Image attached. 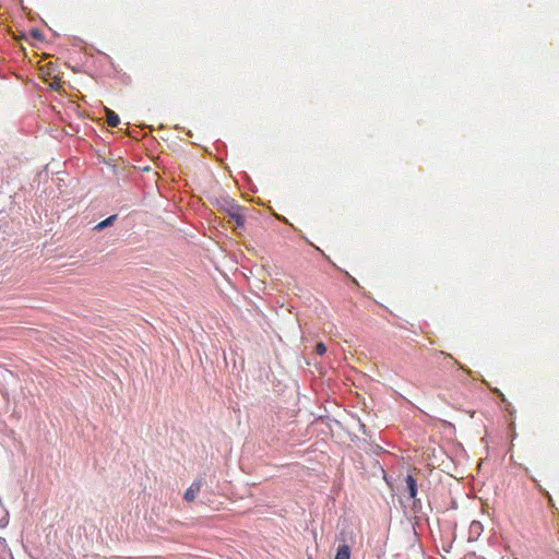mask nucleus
Wrapping results in <instances>:
<instances>
[{
    "label": "nucleus",
    "instance_id": "nucleus-1",
    "mask_svg": "<svg viewBox=\"0 0 559 559\" xmlns=\"http://www.w3.org/2000/svg\"><path fill=\"white\" fill-rule=\"evenodd\" d=\"M219 210L225 213L231 221L235 222L237 227H242L245 225V214L243 207L237 204L229 197H223L217 201Z\"/></svg>",
    "mask_w": 559,
    "mask_h": 559
},
{
    "label": "nucleus",
    "instance_id": "nucleus-2",
    "mask_svg": "<svg viewBox=\"0 0 559 559\" xmlns=\"http://www.w3.org/2000/svg\"><path fill=\"white\" fill-rule=\"evenodd\" d=\"M46 81L48 82L49 86L55 91H61L63 90L64 82L61 81V79L57 74H52L50 70L47 71V78Z\"/></svg>",
    "mask_w": 559,
    "mask_h": 559
},
{
    "label": "nucleus",
    "instance_id": "nucleus-3",
    "mask_svg": "<svg viewBox=\"0 0 559 559\" xmlns=\"http://www.w3.org/2000/svg\"><path fill=\"white\" fill-rule=\"evenodd\" d=\"M201 487H202L201 480H197V481L192 483L191 486L185 492V499L187 501H193L197 498L198 493L200 492Z\"/></svg>",
    "mask_w": 559,
    "mask_h": 559
},
{
    "label": "nucleus",
    "instance_id": "nucleus-4",
    "mask_svg": "<svg viewBox=\"0 0 559 559\" xmlns=\"http://www.w3.org/2000/svg\"><path fill=\"white\" fill-rule=\"evenodd\" d=\"M406 487L408 490L409 498L415 499L417 496V484L416 479L412 475H407L406 479Z\"/></svg>",
    "mask_w": 559,
    "mask_h": 559
},
{
    "label": "nucleus",
    "instance_id": "nucleus-5",
    "mask_svg": "<svg viewBox=\"0 0 559 559\" xmlns=\"http://www.w3.org/2000/svg\"><path fill=\"white\" fill-rule=\"evenodd\" d=\"M106 122L109 127H117L120 122L119 116L114 110L106 108Z\"/></svg>",
    "mask_w": 559,
    "mask_h": 559
},
{
    "label": "nucleus",
    "instance_id": "nucleus-6",
    "mask_svg": "<svg viewBox=\"0 0 559 559\" xmlns=\"http://www.w3.org/2000/svg\"><path fill=\"white\" fill-rule=\"evenodd\" d=\"M350 548L348 545H340L334 559H349Z\"/></svg>",
    "mask_w": 559,
    "mask_h": 559
},
{
    "label": "nucleus",
    "instance_id": "nucleus-7",
    "mask_svg": "<svg viewBox=\"0 0 559 559\" xmlns=\"http://www.w3.org/2000/svg\"><path fill=\"white\" fill-rule=\"evenodd\" d=\"M117 218V215H111L109 217H107L106 219L102 221L100 223H98L94 229L95 230H102L104 229L105 227L111 225Z\"/></svg>",
    "mask_w": 559,
    "mask_h": 559
},
{
    "label": "nucleus",
    "instance_id": "nucleus-8",
    "mask_svg": "<svg viewBox=\"0 0 559 559\" xmlns=\"http://www.w3.org/2000/svg\"><path fill=\"white\" fill-rule=\"evenodd\" d=\"M7 522H8V520H7L5 510L3 509L2 504L0 503V527L4 526L7 524Z\"/></svg>",
    "mask_w": 559,
    "mask_h": 559
},
{
    "label": "nucleus",
    "instance_id": "nucleus-9",
    "mask_svg": "<svg viewBox=\"0 0 559 559\" xmlns=\"http://www.w3.org/2000/svg\"><path fill=\"white\" fill-rule=\"evenodd\" d=\"M532 480L536 484L537 488L539 489L540 492H543L544 495H546V497L548 498L549 501H551V496L549 495V492L544 489L539 483L537 481V479L535 477H532Z\"/></svg>",
    "mask_w": 559,
    "mask_h": 559
},
{
    "label": "nucleus",
    "instance_id": "nucleus-10",
    "mask_svg": "<svg viewBox=\"0 0 559 559\" xmlns=\"http://www.w3.org/2000/svg\"><path fill=\"white\" fill-rule=\"evenodd\" d=\"M325 352H326V346L322 342H319L316 345V353L318 355H323V354H325Z\"/></svg>",
    "mask_w": 559,
    "mask_h": 559
},
{
    "label": "nucleus",
    "instance_id": "nucleus-11",
    "mask_svg": "<svg viewBox=\"0 0 559 559\" xmlns=\"http://www.w3.org/2000/svg\"><path fill=\"white\" fill-rule=\"evenodd\" d=\"M32 35H33L34 37H36V38H39V37H40V33H39V31H37V29H33V31H32Z\"/></svg>",
    "mask_w": 559,
    "mask_h": 559
}]
</instances>
